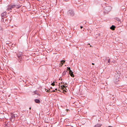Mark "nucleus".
<instances>
[{
  "label": "nucleus",
  "mask_w": 127,
  "mask_h": 127,
  "mask_svg": "<svg viewBox=\"0 0 127 127\" xmlns=\"http://www.w3.org/2000/svg\"><path fill=\"white\" fill-rule=\"evenodd\" d=\"M34 94H36L38 95H40L38 93L37 91H35L33 92Z\"/></svg>",
  "instance_id": "12"
},
{
  "label": "nucleus",
  "mask_w": 127,
  "mask_h": 127,
  "mask_svg": "<svg viewBox=\"0 0 127 127\" xmlns=\"http://www.w3.org/2000/svg\"><path fill=\"white\" fill-rule=\"evenodd\" d=\"M52 92H55V90H53L52 91Z\"/></svg>",
  "instance_id": "28"
},
{
  "label": "nucleus",
  "mask_w": 127,
  "mask_h": 127,
  "mask_svg": "<svg viewBox=\"0 0 127 127\" xmlns=\"http://www.w3.org/2000/svg\"><path fill=\"white\" fill-rule=\"evenodd\" d=\"M57 90V88H56L55 89V90Z\"/></svg>",
  "instance_id": "27"
},
{
  "label": "nucleus",
  "mask_w": 127,
  "mask_h": 127,
  "mask_svg": "<svg viewBox=\"0 0 127 127\" xmlns=\"http://www.w3.org/2000/svg\"><path fill=\"white\" fill-rule=\"evenodd\" d=\"M68 15L71 17L73 16L74 15V11L72 9L69 10L67 12Z\"/></svg>",
  "instance_id": "2"
},
{
  "label": "nucleus",
  "mask_w": 127,
  "mask_h": 127,
  "mask_svg": "<svg viewBox=\"0 0 127 127\" xmlns=\"http://www.w3.org/2000/svg\"><path fill=\"white\" fill-rule=\"evenodd\" d=\"M110 59H109L108 60V63H109L110 62Z\"/></svg>",
  "instance_id": "21"
},
{
  "label": "nucleus",
  "mask_w": 127,
  "mask_h": 127,
  "mask_svg": "<svg viewBox=\"0 0 127 127\" xmlns=\"http://www.w3.org/2000/svg\"><path fill=\"white\" fill-rule=\"evenodd\" d=\"M116 20L117 21H118V23H121V21H120V19L118 18H116Z\"/></svg>",
  "instance_id": "13"
},
{
  "label": "nucleus",
  "mask_w": 127,
  "mask_h": 127,
  "mask_svg": "<svg viewBox=\"0 0 127 127\" xmlns=\"http://www.w3.org/2000/svg\"><path fill=\"white\" fill-rule=\"evenodd\" d=\"M65 84H67L66 83H65Z\"/></svg>",
  "instance_id": "35"
},
{
  "label": "nucleus",
  "mask_w": 127,
  "mask_h": 127,
  "mask_svg": "<svg viewBox=\"0 0 127 127\" xmlns=\"http://www.w3.org/2000/svg\"><path fill=\"white\" fill-rule=\"evenodd\" d=\"M55 82L54 81L53 82L51 83V85L53 86H54L55 85Z\"/></svg>",
  "instance_id": "18"
},
{
  "label": "nucleus",
  "mask_w": 127,
  "mask_h": 127,
  "mask_svg": "<svg viewBox=\"0 0 127 127\" xmlns=\"http://www.w3.org/2000/svg\"><path fill=\"white\" fill-rule=\"evenodd\" d=\"M6 12H4L1 14L2 16V21H4V17L6 16Z\"/></svg>",
  "instance_id": "5"
},
{
  "label": "nucleus",
  "mask_w": 127,
  "mask_h": 127,
  "mask_svg": "<svg viewBox=\"0 0 127 127\" xmlns=\"http://www.w3.org/2000/svg\"><path fill=\"white\" fill-rule=\"evenodd\" d=\"M83 28V27L82 26H80V28L81 29H82Z\"/></svg>",
  "instance_id": "24"
},
{
  "label": "nucleus",
  "mask_w": 127,
  "mask_h": 127,
  "mask_svg": "<svg viewBox=\"0 0 127 127\" xmlns=\"http://www.w3.org/2000/svg\"><path fill=\"white\" fill-rule=\"evenodd\" d=\"M70 75L73 77L74 76V75L73 73V72H72V73H69Z\"/></svg>",
  "instance_id": "15"
},
{
  "label": "nucleus",
  "mask_w": 127,
  "mask_h": 127,
  "mask_svg": "<svg viewBox=\"0 0 127 127\" xmlns=\"http://www.w3.org/2000/svg\"><path fill=\"white\" fill-rule=\"evenodd\" d=\"M84 23H85V24L86 23V21H84Z\"/></svg>",
  "instance_id": "23"
},
{
  "label": "nucleus",
  "mask_w": 127,
  "mask_h": 127,
  "mask_svg": "<svg viewBox=\"0 0 127 127\" xmlns=\"http://www.w3.org/2000/svg\"><path fill=\"white\" fill-rule=\"evenodd\" d=\"M100 126V124H97L94 127H99Z\"/></svg>",
  "instance_id": "14"
},
{
  "label": "nucleus",
  "mask_w": 127,
  "mask_h": 127,
  "mask_svg": "<svg viewBox=\"0 0 127 127\" xmlns=\"http://www.w3.org/2000/svg\"><path fill=\"white\" fill-rule=\"evenodd\" d=\"M69 68H70V67H68L67 68L68 69V70H69Z\"/></svg>",
  "instance_id": "26"
},
{
  "label": "nucleus",
  "mask_w": 127,
  "mask_h": 127,
  "mask_svg": "<svg viewBox=\"0 0 127 127\" xmlns=\"http://www.w3.org/2000/svg\"><path fill=\"white\" fill-rule=\"evenodd\" d=\"M116 27L115 26L112 25L111 27H110V28L111 30H115V28Z\"/></svg>",
  "instance_id": "8"
},
{
  "label": "nucleus",
  "mask_w": 127,
  "mask_h": 127,
  "mask_svg": "<svg viewBox=\"0 0 127 127\" xmlns=\"http://www.w3.org/2000/svg\"><path fill=\"white\" fill-rule=\"evenodd\" d=\"M69 73L73 72L70 69V68H69Z\"/></svg>",
  "instance_id": "19"
},
{
  "label": "nucleus",
  "mask_w": 127,
  "mask_h": 127,
  "mask_svg": "<svg viewBox=\"0 0 127 127\" xmlns=\"http://www.w3.org/2000/svg\"><path fill=\"white\" fill-rule=\"evenodd\" d=\"M61 87L63 90H64V88L66 89L65 86L64 85L61 86Z\"/></svg>",
  "instance_id": "11"
},
{
  "label": "nucleus",
  "mask_w": 127,
  "mask_h": 127,
  "mask_svg": "<svg viewBox=\"0 0 127 127\" xmlns=\"http://www.w3.org/2000/svg\"><path fill=\"white\" fill-rule=\"evenodd\" d=\"M15 7V5L14 4H11L8 6V8L7 9L8 10H12V9L13 8Z\"/></svg>",
  "instance_id": "3"
},
{
  "label": "nucleus",
  "mask_w": 127,
  "mask_h": 127,
  "mask_svg": "<svg viewBox=\"0 0 127 127\" xmlns=\"http://www.w3.org/2000/svg\"><path fill=\"white\" fill-rule=\"evenodd\" d=\"M2 118H0V119H2Z\"/></svg>",
  "instance_id": "31"
},
{
  "label": "nucleus",
  "mask_w": 127,
  "mask_h": 127,
  "mask_svg": "<svg viewBox=\"0 0 127 127\" xmlns=\"http://www.w3.org/2000/svg\"><path fill=\"white\" fill-rule=\"evenodd\" d=\"M109 127H112L109 126Z\"/></svg>",
  "instance_id": "33"
},
{
  "label": "nucleus",
  "mask_w": 127,
  "mask_h": 127,
  "mask_svg": "<svg viewBox=\"0 0 127 127\" xmlns=\"http://www.w3.org/2000/svg\"><path fill=\"white\" fill-rule=\"evenodd\" d=\"M90 47H91L92 46H91V45H90Z\"/></svg>",
  "instance_id": "34"
},
{
  "label": "nucleus",
  "mask_w": 127,
  "mask_h": 127,
  "mask_svg": "<svg viewBox=\"0 0 127 127\" xmlns=\"http://www.w3.org/2000/svg\"><path fill=\"white\" fill-rule=\"evenodd\" d=\"M64 82H62L61 83V84H64Z\"/></svg>",
  "instance_id": "29"
},
{
  "label": "nucleus",
  "mask_w": 127,
  "mask_h": 127,
  "mask_svg": "<svg viewBox=\"0 0 127 127\" xmlns=\"http://www.w3.org/2000/svg\"><path fill=\"white\" fill-rule=\"evenodd\" d=\"M92 64L93 65H94L95 64H94V63H92Z\"/></svg>",
  "instance_id": "25"
},
{
  "label": "nucleus",
  "mask_w": 127,
  "mask_h": 127,
  "mask_svg": "<svg viewBox=\"0 0 127 127\" xmlns=\"http://www.w3.org/2000/svg\"><path fill=\"white\" fill-rule=\"evenodd\" d=\"M22 67H23V66L22 65Z\"/></svg>",
  "instance_id": "32"
},
{
  "label": "nucleus",
  "mask_w": 127,
  "mask_h": 127,
  "mask_svg": "<svg viewBox=\"0 0 127 127\" xmlns=\"http://www.w3.org/2000/svg\"><path fill=\"white\" fill-rule=\"evenodd\" d=\"M34 101L35 102L39 103L40 102V101L39 99H36L34 100Z\"/></svg>",
  "instance_id": "9"
},
{
  "label": "nucleus",
  "mask_w": 127,
  "mask_h": 127,
  "mask_svg": "<svg viewBox=\"0 0 127 127\" xmlns=\"http://www.w3.org/2000/svg\"><path fill=\"white\" fill-rule=\"evenodd\" d=\"M45 90L46 92H49L50 91V90L49 91L48 90H47L46 89H45Z\"/></svg>",
  "instance_id": "20"
},
{
  "label": "nucleus",
  "mask_w": 127,
  "mask_h": 127,
  "mask_svg": "<svg viewBox=\"0 0 127 127\" xmlns=\"http://www.w3.org/2000/svg\"><path fill=\"white\" fill-rule=\"evenodd\" d=\"M15 7H16L17 9L21 7V6L20 5L15 4Z\"/></svg>",
  "instance_id": "10"
},
{
  "label": "nucleus",
  "mask_w": 127,
  "mask_h": 127,
  "mask_svg": "<svg viewBox=\"0 0 127 127\" xmlns=\"http://www.w3.org/2000/svg\"><path fill=\"white\" fill-rule=\"evenodd\" d=\"M111 9V8L110 6H107L104 7L103 11L104 14H108L110 11Z\"/></svg>",
  "instance_id": "1"
},
{
  "label": "nucleus",
  "mask_w": 127,
  "mask_h": 127,
  "mask_svg": "<svg viewBox=\"0 0 127 127\" xmlns=\"http://www.w3.org/2000/svg\"><path fill=\"white\" fill-rule=\"evenodd\" d=\"M29 109L30 110H31V107H30L29 108Z\"/></svg>",
  "instance_id": "30"
},
{
  "label": "nucleus",
  "mask_w": 127,
  "mask_h": 127,
  "mask_svg": "<svg viewBox=\"0 0 127 127\" xmlns=\"http://www.w3.org/2000/svg\"><path fill=\"white\" fill-rule=\"evenodd\" d=\"M22 53L20 52L19 53H18L17 54V56L18 57H22Z\"/></svg>",
  "instance_id": "7"
},
{
  "label": "nucleus",
  "mask_w": 127,
  "mask_h": 127,
  "mask_svg": "<svg viewBox=\"0 0 127 127\" xmlns=\"http://www.w3.org/2000/svg\"><path fill=\"white\" fill-rule=\"evenodd\" d=\"M11 119H12L14 118H15V115L13 113H11Z\"/></svg>",
  "instance_id": "6"
},
{
  "label": "nucleus",
  "mask_w": 127,
  "mask_h": 127,
  "mask_svg": "<svg viewBox=\"0 0 127 127\" xmlns=\"http://www.w3.org/2000/svg\"><path fill=\"white\" fill-rule=\"evenodd\" d=\"M63 64H60V67L62 66V65H63Z\"/></svg>",
  "instance_id": "22"
},
{
  "label": "nucleus",
  "mask_w": 127,
  "mask_h": 127,
  "mask_svg": "<svg viewBox=\"0 0 127 127\" xmlns=\"http://www.w3.org/2000/svg\"><path fill=\"white\" fill-rule=\"evenodd\" d=\"M19 59L18 60V61L19 62L21 63V64H23V61L22 60V57H18Z\"/></svg>",
  "instance_id": "4"
},
{
  "label": "nucleus",
  "mask_w": 127,
  "mask_h": 127,
  "mask_svg": "<svg viewBox=\"0 0 127 127\" xmlns=\"http://www.w3.org/2000/svg\"><path fill=\"white\" fill-rule=\"evenodd\" d=\"M67 72V70H66L65 71H64L63 73V75H65L66 74V72Z\"/></svg>",
  "instance_id": "16"
},
{
  "label": "nucleus",
  "mask_w": 127,
  "mask_h": 127,
  "mask_svg": "<svg viewBox=\"0 0 127 127\" xmlns=\"http://www.w3.org/2000/svg\"><path fill=\"white\" fill-rule=\"evenodd\" d=\"M65 62V61L64 60H62L61 62V64H63Z\"/></svg>",
  "instance_id": "17"
}]
</instances>
